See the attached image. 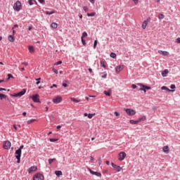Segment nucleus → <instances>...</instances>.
I'll use <instances>...</instances> for the list:
<instances>
[{
  "instance_id": "nucleus-1",
  "label": "nucleus",
  "mask_w": 180,
  "mask_h": 180,
  "mask_svg": "<svg viewBox=\"0 0 180 180\" xmlns=\"http://www.w3.org/2000/svg\"><path fill=\"white\" fill-rule=\"evenodd\" d=\"M124 110L126 112L128 116H134L136 115V110L131 108H124Z\"/></svg>"
},
{
  "instance_id": "nucleus-2",
  "label": "nucleus",
  "mask_w": 180,
  "mask_h": 180,
  "mask_svg": "<svg viewBox=\"0 0 180 180\" xmlns=\"http://www.w3.org/2000/svg\"><path fill=\"white\" fill-rule=\"evenodd\" d=\"M20 8H22V4L20 1H17L13 5V9L17 12H19V11H20Z\"/></svg>"
},
{
  "instance_id": "nucleus-3",
  "label": "nucleus",
  "mask_w": 180,
  "mask_h": 180,
  "mask_svg": "<svg viewBox=\"0 0 180 180\" xmlns=\"http://www.w3.org/2000/svg\"><path fill=\"white\" fill-rule=\"evenodd\" d=\"M22 155V150H15V158L18 160L17 163L20 164V157Z\"/></svg>"
},
{
  "instance_id": "nucleus-4",
  "label": "nucleus",
  "mask_w": 180,
  "mask_h": 180,
  "mask_svg": "<svg viewBox=\"0 0 180 180\" xmlns=\"http://www.w3.org/2000/svg\"><path fill=\"white\" fill-rule=\"evenodd\" d=\"M26 94V89H23L21 91L17 94H14L11 95V96H14V98H20V96H23Z\"/></svg>"
},
{
  "instance_id": "nucleus-5",
  "label": "nucleus",
  "mask_w": 180,
  "mask_h": 180,
  "mask_svg": "<svg viewBox=\"0 0 180 180\" xmlns=\"http://www.w3.org/2000/svg\"><path fill=\"white\" fill-rule=\"evenodd\" d=\"M52 101L56 104L61 103L63 102V97L61 96H57L53 98Z\"/></svg>"
},
{
  "instance_id": "nucleus-6",
  "label": "nucleus",
  "mask_w": 180,
  "mask_h": 180,
  "mask_svg": "<svg viewBox=\"0 0 180 180\" xmlns=\"http://www.w3.org/2000/svg\"><path fill=\"white\" fill-rule=\"evenodd\" d=\"M33 180H44V176L40 173H37L34 175Z\"/></svg>"
},
{
  "instance_id": "nucleus-7",
  "label": "nucleus",
  "mask_w": 180,
  "mask_h": 180,
  "mask_svg": "<svg viewBox=\"0 0 180 180\" xmlns=\"http://www.w3.org/2000/svg\"><path fill=\"white\" fill-rule=\"evenodd\" d=\"M11 141H4L3 148H4V150H9V148H11Z\"/></svg>"
},
{
  "instance_id": "nucleus-8",
  "label": "nucleus",
  "mask_w": 180,
  "mask_h": 180,
  "mask_svg": "<svg viewBox=\"0 0 180 180\" xmlns=\"http://www.w3.org/2000/svg\"><path fill=\"white\" fill-rule=\"evenodd\" d=\"M126 153L124 152H120L118 154V160L119 161H123V160H124V158H126Z\"/></svg>"
},
{
  "instance_id": "nucleus-9",
  "label": "nucleus",
  "mask_w": 180,
  "mask_h": 180,
  "mask_svg": "<svg viewBox=\"0 0 180 180\" xmlns=\"http://www.w3.org/2000/svg\"><path fill=\"white\" fill-rule=\"evenodd\" d=\"M39 98V94H35L32 96V99L33 102H35L36 103H40V99Z\"/></svg>"
},
{
  "instance_id": "nucleus-10",
  "label": "nucleus",
  "mask_w": 180,
  "mask_h": 180,
  "mask_svg": "<svg viewBox=\"0 0 180 180\" xmlns=\"http://www.w3.org/2000/svg\"><path fill=\"white\" fill-rule=\"evenodd\" d=\"M123 68H124V65H120L118 66H116L115 72H117V74H119V72H120V71H122Z\"/></svg>"
},
{
  "instance_id": "nucleus-11",
  "label": "nucleus",
  "mask_w": 180,
  "mask_h": 180,
  "mask_svg": "<svg viewBox=\"0 0 180 180\" xmlns=\"http://www.w3.org/2000/svg\"><path fill=\"white\" fill-rule=\"evenodd\" d=\"M111 165L112 168L115 169V171H117V172H120V171H122V167L120 166H117V165H115V163L113 162L111 163Z\"/></svg>"
},
{
  "instance_id": "nucleus-12",
  "label": "nucleus",
  "mask_w": 180,
  "mask_h": 180,
  "mask_svg": "<svg viewBox=\"0 0 180 180\" xmlns=\"http://www.w3.org/2000/svg\"><path fill=\"white\" fill-rule=\"evenodd\" d=\"M37 171V167L32 166L28 169V174H33V172H36Z\"/></svg>"
},
{
  "instance_id": "nucleus-13",
  "label": "nucleus",
  "mask_w": 180,
  "mask_h": 180,
  "mask_svg": "<svg viewBox=\"0 0 180 180\" xmlns=\"http://www.w3.org/2000/svg\"><path fill=\"white\" fill-rule=\"evenodd\" d=\"M138 85H139V86H141V88L139 89V91H143V90H144L145 89H147L148 90L151 89V87H150V86H146V85H144V84H138Z\"/></svg>"
},
{
  "instance_id": "nucleus-14",
  "label": "nucleus",
  "mask_w": 180,
  "mask_h": 180,
  "mask_svg": "<svg viewBox=\"0 0 180 180\" xmlns=\"http://www.w3.org/2000/svg\"><path fill=\"white\" fill-rule=\"evenodd\" d=\"M158 53L162 54V56H165V57L169 56V52L162 50H159Z\"/></svg>"
},
{
  "instance_id": "nucleus-15",
  "label": "nucleus",
  "mask_w": 180,
  "mask_h": 180,
  "mask_svg": "<svg viewBox=\"0 0 180 180\" xmlns=\"http://www.w3.org/2000/svg\"><path fill=\"white\" fill-rule=\"evenodd\" d=\"M89 172L92 174V175H96V176H102V174L98 172H94L91 170V169H89Z\"/></svg>"
},
{
  "instance_id": "nucleus-16",
  "label": "nucleus",
  "mask_w": 180,
  "mask_h": 180,
  "mask_svg": "<svg viewBox=\"0 0 180 180\" xmlns=\"http://www.w3.org/2000/svg\"><path fill=\"white\" fill-rule=\"evenodd\" d=\"M163 153H165V154H168L169 153V147L168 146H165L162 148Z\"/></svg>"
},
{
  "instance_id": "nucleus-17",
  "label": "nucleus",
  "mask_w": 180,
  "mask_h": 180,
  "mask_svg": "<svg viewBox=\"0 0 180 180\" xmlns=\"http://www.w3.org/2000/svg\"><path fill=\"white\" fill-rule=\"evenodd\" d=\"M84 116L85 117H87L89 119H92L94 117V116H95V113H93V114L89 113V114H88V113L85 112L84 114Z\"/></svg>"
},
{
  "instance_id": "nucleus-18",
  "label": "nucleus",
  "mask_w": 180,
  "mask_h": 180,
  "mask_svg": "<svg viewBox=\"0 0 180 180\" xmlns=\"http://www.w3.org/2000/svg\"><path fill=\"white\" fill-rule=\"evenodd\" d=\"M161 89L162 91H167V92H174L175 91V90H171V89H169L168 87H167L165 86H162Z\"/></svg>"
},
{
  "instance_id": "nucleus-19",
  "label": "nucleus",
  "mask_w": 180,
  "mask_h": 180,
  "mask_svg": "<svg viewBox=\"0 0 180 180\" xmlns=\"http://www.w3.org/2000/svg\"><path fill=\"white\" fill-rule=\"evenodd\" d=\"M70 100L72 102H75V103H79V102H81V99H77V98H70Z\"/></svg>"
},
{
  "instance_id": "nucleus-20",
  "label": "nucleus",
  "mask_w": 180,
  "mask_h": 180,
  "mask_svg": "<svg viewBox=\"0 0 180 180\" xmlns=\"http://www.w3.org/2000/svg\"><path fill=\"white\" fill-rule=\"evenodd\" d=\"M147 25H148V21H143L142 23V29H146L147 27Z\"/></svg>"
},
{
  "instance_id": "nucleus-21",
  "label": "nucleus",
  "mask_w": 180,
  "mask_h": 180,
  "mask_svg": "<svg viewBox=\"0 0 180 180\" xmlns=\"http://www.w3.org/2000/svg\"><path fill=\"white\" fill-rule=\"evenodd\" d=\"M51 27H52V29H57V27H58V25L56 22H52Z\"/></svg>"
},
{
  "instance_id": "nucleus-22",
  "label": "nucleus",
  "mask_w": 180,
  "mask_h": 180,
  "mask_svg": "<svg viewBox=\"0 0 180 180\" xmlns=\"http://www.w3.org/2000/svg\"><path fill=\"white\" fill-rule=\"evenodd\" d=\"M169 72L167 69L165 70L164 71L162 72V77H167V75Z\"/></svg>"
},
{
  "instance_id": "nucleus-23",
  "label": "nucleus",
  "mask_w": 180,
  "mask_h": 180,
  "mask_svg": "<svg viewBox=\"0 0 180 180\" xmlns=\"http://www.w3.org/2000/svg\"><path fill=\"white\" fill-rule=\"evenodd\" d=\"M129 123H131V124H139V120H129Z\"/></svg>"
},
{
  "instance_id": "nucleus-24",
  "label": "nucleus",
  "mask_w": 180,
  "mask_h": 180,
  "mask_svg": "<svg viewBox=\"0 0 180 180\" xmlns=\"http://www.w3.org/2000/svg\"><path fill=\"white\" fill-rule=\"evenodd\" d=\"M110 92H112V89H109L108 91H104V94L106 96H110Z\"/></svg>"
},
{
  "instance_id": "nucleus-25",
  "label": "nucleus",
  "mask_w": 180,
  "mask_h": 180,
  "mask_svg": "<svg viewBox=\"0 0 180 180\" xmlns=\"http://www.w3.org/2000/svg\"><path fill=\"white\" fill-rule=\"evenodd\" d=\"M8 39L11 43H13V41H15V37L12 35H9Z\"/></svg>"
},
{
  "instance_id": "nucleus-26",
  "label": "nucleus",
  "mask_w": 180,
  "mask_h": 180,
  "mask_svg": "<svg viewBox=\"0 0 180 180\" xmlns=\"http://www.w3.org/2000/svg\"><path fill=\"white\" fill-rule=\"evenodd\" d=\"M55 175H56V176H61V175H63V172H61V171H56L55 172Z\"/></svg>"
},
{
  "instance_id": "nucleus-27",
  "label": "nucleus",
  "mask_w": 180,
  "mask_h": 180,
  "mask_svg": "<svg viewBox=\"0 0 180 180\" xmlns=\"http://www.w3.org/2000/svg\"><path fill=\"white\" fill-rule=\"evenodd\" d=\"M28 49H29L30 53H34V47L30 46H28Z\"/></svg>"
},
{
  "instance_id": "nucleus-28",
  "label": "nucleus",
  "mask_w": 180,
  "mask_h": 180,
  "mask_svg": "<svg viewBox=\"0 0 180 180\" xmlns=\"http://www.w3.org/2000/svg\"><path fill=\"white\" fill-rule=\"evenodd\" d=\"M101 67H103V68H106V63L103 60L101 61Z\"/></svg>"
},
{
  "instance_id": "nucleus-29",
  "label": "nucleus",
  "mask_w": 180,
  "mask_h": 180,
  "mask_svg": "<svg viewBox=\"0 0 180 180\" xmlns=\"http://www.w3.org/2000/svg\"><path fill=\"white\" fill-rule=\"evenodd\" d=\"M146 119L147 118L146 117V116H143L142 117L139 118L138 122H139V123H140V122H143V121L146 120Z\"/></svg>"
},
{
  "instance_id": "nucleus-30",
  "label": "nucleus",
  "mask_w": 180,
  "mask_h": 180,
  "mask_svg": "<svg viewBox=\"0 0 180 180\" xmlns=\"http://www.w3.org/2000/svg\"><path fill=\"white\" fill-rule=\"evenodd\" d=\"M110 57H111V58H116V57H117V56L115 53H111L110 54Z\"/></svg>"
},
{
  "instance_id": "nucleus-31",
  "label": "nucleus",
  "mask_w": 180,
  "mask_h": 180,
  "mask_svg": "<svg viewBox=\"0 0 180 180\" xmlns=\"http://www.w3.org/2000/svg\"><path fill=\"white\" fill-rule=\"evenodd\" d=\"M165 16L164 14H159L158 15V19H160V20H162V19H164Z\"/></svg>"
},
{
  "instance_id": "nucleus-32",
  "label": "nucleus",
  "mask_w": 180,
  "mask_h": 180,
  "mask_svg": "<svg viewBox=\"0 0 180 180\" xmlns=\"http://www.w3.org/2000/svg\"><path fill=\"white\" fill-rule=\"evenodd\" d=\"M1 99H6V95L0 93Z\"/></svg>"
},
{
  "instance_id": "nucleus-33",
  "label": "nucleus",
  "mask_w": 180,
  "mask_h": 180,
  "mask_svg": "<svg viewBox=\"0 0 180 180\" xmlns=\"http://www.w3.org/2000/svg\"><path fill=\"white\" fill-rule=\"evenodd\" d=\"M86 36H88V33H86V32H84L82 33V36L81 39H84V37H86Z\"/></svg>"
},
{
  "instance_id": "nucleus-34",
  "label": "nucleus",
  "mask_w": 180,
  "mask_h": 180,
  "mask_svg": "<svg viewBox=\"0 0 180 180\" xmlns=\"http://www.w3.org/2000/svg\"><path fill=\"white\" fill-rule=\"evenodd\" d=\"M34 122H36L35 119H32L27 121V124H30L31 123H33Z\"/></svg>"
},
{
  "instance_id": "nucleus-35",
  "label": "nucleus",
  "mask_w": 180,
  "mask_h": 180,
  "mask_svg": "<svg viewBox=\"0 0 180 180\" xmlns=\"http://www.w3.org/2000/svg\"><path fill=\"white\" fill-rule=\"evenodd\" d=\"M56 161V158L53 159H49V164H53Z\"/></svg>"
},
{
  "instance_id": "nucleus-36",
  "label": "nucleus",
  "mask_w": 180,
  "mask_h": 180,
  "mask_svg": "<svg viewBox=\"0 0 180 180\" xmlns=\"http://www.w3.org/2000/svg\"><path fill=\"white\" fill-rule=\"evenodd\" d=\"M33 2H36V0H29L28 1V4L30 6L33 5Z\"/></svg>"
},
{
  "instance_id": "nucleus-37",
  "label": "nucleus",
  "mask_w": 180,
  "mask_h": 180,
  "mask_svg": "<svg viewBox=\"0 0 180 180\" xmlns=\"http://www.w3.org/2000/svg\"><path fill=\"white\" fill-rule=\"evenodd\" d=\"M49 141H51V143H54L56 141H58V139H50Z\"/></svg>"
},
{
  "instance_id": "nucleus-38",
  "label": "nucleus",
  "mask_w": 180,
  "mask_h": 180,
  "mask_svg": "<svg viewBox=\"0 0 180 180\" xmlns=\"http://www.w3.org/2000/svg\"><path fill=\"white\" fill-rule=\"evenodd\" d=\"M53 13H56V12L55 11H51V12L46 11V15H53Z\"/></svg>"
},
{
  "instance_id": "nucleus-39",
  "label": "nucleus",
  "mask_w": 180,
  "mask_h": 180,
  "mask_svg": "<svg viewBox=\"0 0 180 180\" xmlns=\"http://www.w3.org/2000/svg\"><path fill=\"white\" fill-rule=\"evenodd\" d=\"M35 80L37 81L36 83L37 85H39L40 84V81L41 80V78L39 77L38 79H35Z\"/></svg>"
},
{
  "instance_id": "nucleus-40",
  "label": "nucleus",
  "mask_w": 180,
  "mask_h": 180,
  "mask_svg": "<svg viewBox=\"0 0 180 180\" xmlns=\"http://www.w3.org/2000/svg\"><path fill=\"white\" fill-rule=\"evenodd\" d=\"M97 44H98V40H95L94 43V49H96Z\"/></svg>"
},
{
  "instance_id": "nucleus-41",
  "label": "nucleus",
  "mask_w": 180,
  "mask_h": 180,
  "mask_svg": "<svg viewBox=\"0 0 180 180\" xmlns=\"http://www.w3.org/2000/svg\"><path fill=\"white\" fill-rule=\"evenodd\" d=\"M7 77H8V79H7L8 81H9L11 79V78H13V76L11 74H8L7 75Z\"/></svg>"
},
{
  "instance_id": "nucleus-42",
  "label": "nucleus",
  "mask_w": 180,
  "mask_h": 180,
  "mask_svg": "<svg viewBox=\"0 0 180 180\" xmlns=\"http://www.w3.org/2000/svg\"><path fill=\"white\" fill-rule=\"evenodd\" d=\"M96 15V13H87V16H95Z\"/></svg>"
},
{
  "instance_id": "nucleus-43",
  "label": "nucleus",
  "mask_w": 180,
  "mask_h": 180,
  "mask_svg": "<svg viewBox=\"0 0 180 180\" xmlns=\"http://www.w3.org/2000/svg\"><path fill=\"white\" fill-rule=\"evenodd\" d=\"M81 39H82V43L83 46H86V42L85 41L84 38H81Z\"/></svg>"
},
{
  "instance_id": "nucleus-44",
  "label": "nucleus",
  "mask_w": 180,
  "mask_h": 180,
  "mask_svg": "<svg viewBox=\"0 0 180 180\" xmlns=\"http://www.w3.org/2000/svg\"><path fill=\"white\" fill-rule=\"evenodd\" d=\"M175 43H177V44H180V37H178L177 39H175Z\"/></svg>"
},
{
  "instance_id": "nucleus-45",
  "label": "nucleus",
  "mask_w": 180,
  "mask_h": 180,
  "mask_svg": "<svg viewBox=\"0 0 180 180\" xmlns=\"http://www.w3.org/2000/svg\"><path fill=\"white\" fill-rule=\"evenodd\" d=\"M83 9H84V12H88V11H89L88 6H84Z\"/></svg>"
},
{
  "instance_id": "nucleus-46",
  "label": "nucleus",
  "mask_w": 180,
  "mask_h": 180,
  "mask_svg": "<svg viewBox=\"0 0 180 180\" xmlns=\"http://www.w3.org/2000/svg\"><path fill=\"white\" fill-rule=\"evenodd\" d=\"M170 88H171V89H175V88H176V86H175V84H172L170 86Z\"/></svg>"
},
{
  "instance_id": "nucleus-47",
  "label": "nucleus",
  "mask_w": 180,
  "mask_h": 180,
  "mask_svg": "<svg viewBox=\"0 0 180 180\" xmlns=\"http://www.w3.org/2000/svg\"><path fill=\"white\" fill-rule=\"evenodd\" d=\"M60 64H63V61L59 60L56 63V65H60Z\"/></svg>"
},
{
  "instance_id": "nucleus-48",
  "label": "nucleus",
  "mask_w": 180,
  "mask_h": 180,
  "mask_svg": "<svg viewBox=\"0 0 180 180\" xmlns=\"http://www.w3.org/2000/svg\"><path fill=\"white\" fill-rule=\"evenodd\" d=\"M53 72H55V74H58V70H56V68H53Z\"/></svg>"
},
{
  "instance_id": "nucleus-49",
  "label": "nucleus",
  "mask_w": 180,
  "mask_h": 180,
  "mask_svg": "<svg viewBox=\"0 0 180 180\" xmlns=\"http://www.w3.org/2000/svg\"><path fill=\"white\" fill-rule=\"evenodd\" d=\"M98 164L99 165L102 164V159L101 158L98 159Z\"/></svg>"
},
{
  "instance_id": "nucleus-50",
  "label": "nucleus",
  "mask_w": 180,
  "mask_h": 180,
  "mask_svg": "<svg viewBox=\"0 0 180 180\" xmlns=\"http://www.w3.org/2000/svg\"><path fill=\"white\" fill-rule=\"evenodd\" d=\"M23 147H24L23 145L20 146L18 150H20V151H22V150H23Z\"/></svg>"
},
{
  "instance_id": "nucleus-51",
  "label": "nucleus",
  "mask_w": 180,
  "mask_h": 180,
  "mask_svg": "<svg viewBox=\"0 0 180 180\" xmlns=\"http://www.w3.org/2000/svg\"><path fill=\"white\" fill-rule=\"evenodd\" d=\"M114 113L115 116H120V113L117 112V111H115Z\"/></svg>"
},
{
  "instance_id": "nucleus-52",
  "label": "nucleus",
  "mask_w": 180,
  "mask_h": 180,
  "mask_svg": "<svg viewBox=\"0 0 180 180\" xmlns=\"http://www.w3.org/2000/svg\"><path fill=\"white\" fill-rule=\"evenodd\" d=\"M131 88H133V89H136V88H137V86L136 84H132Z\"/></svg>"
},
{
  "instance_id": "nucleus-53",
  "label": "nucleus",
  "mask_w": 180,
  "mask_h": 180,
  "mask_svg": "<svg viewBox=\"0 0 180 180\" xmlns=\"http://www.w3.org/2000/svg\"><path fill=\"white\" fill-rule=\"evenodd\" d=\"M90 162H94V157H90Z\"/></svg>"
},
{
  "instance_id": "nucleus-54",
  "label": "nucleus",
  "mask_w": 180,
  "mask_h": 180,
  "mask_svg": "<svg viewBox=\"0 0 180 180\" xmlns=\"http://www.w3.org/2000/svg\"><path fill=\"white\" fill-rule=\"evenodd\" d=\"M22 64L23 65H25V66H27L29 64L27 63V62H23V63H22Z\"/></svg>"
},
{
  "instance_id": "nucleus-55",
  "label": "nucleus",
  "mask_w": 180,
  "mask_h": 180,
  "mask_svg": "<svg viewBox=\"0 0 180 180\" xmlns=\"http://www.w3.org/2000/svg\"><path fill=\"white\" fill-rule=\"evenodd\" d=\"M133 1L134 2L135 5H137V4H139V0H133Z\"/></svg>"
},
{
  "instance_id": "nucleus-56",
  "label": "nucleus",
  "mask_w": 180,
  "mask_h": 180,
  "mask_svg": "<svg viewBox=\"0 0 180 180\" xmlns=\"http://www.w3.org/2000/svg\"><path fill=\"white\" fill-rule=\"evenodd\" d=\"M53 88H57V84H53V86H51V89Z\"/></svg>"
},
{
  "instance_id": "nucleus-57",
  "label": "nucleus",
  "mask_w": 180,
  "mask_h": 180,
  "mask_svg": "<svg viewBox=\"0 0 180 180\" xmlns=\"http://www.w3.org/2000/svg\"><path fill=\"white\" fill-rule=\"evenodd\" d=\"M105 164H107V165H110V162L109 160H107L105 162Z\"/></svg>"
},
{
  "instance_id": "nucleus-58",
  "label": "nucleus",
  "mask_w": 180,
  "mask_h": 180,
  "mask_svg": "<svg viewBox=\"0 0 180 180\" xmlns=\"http://www.w3.org/2000/svg\"><path fill=\"white\" fill-rule=\"evenodd\" d=\"M40 4H44V0H38Z\"/></svg>"
},
{
  "instance_id": "nucleus-59",
  "label": "nucleus",
  "mask_w": 180,
  "mask_h": 180,
  "mask_svg": "<svg viewBox=\"0 0 180 180\" xmlns=\"http://www.w3.org/2000/svg\"><path fill=\"white\" fill-rule=\"evenodd\" d=\"M63 86H64V88H67L68 85H67V84L63 83Z\"/></svg>"
},
{
  "instance_id": "nucleus-60",
  "label": "nucleus",
  "mask_w": 180,
  "mask_h": 180,
  "mask_svg": "<svg viewBox=\"0 0 180 180\" xmlns=\"http://www.w3.org/2000/svg\"><path fill=\"white\" fill-rule=\"evenodd\" d=\"M106 77H108L107 74H105L104 75L101 76V77H103V78H106Z\"/></svg>"
},
{
  "instance_id": "nucleus-61",
  "label": "nucleus",
  "mask_w": 180,
  "mask_h": 180,
  "mask_svg": "<svg viewBox=\"0 0 180 180\" xmlns=\"http://www.w3.org/2000/svg\"><path fill=\"white\" fill-rule=\"evenodd\" d=\"M13 127H14L15 131L18 130V127H16V124H13Z\"/></svg>"
},
{
  "instance_id": "nucleus-62",
  "label": "nucleus",
  "mask_w": 180,
  "mask_h": 180,
  "mask_svg": "<svg viewBox=\"0 0 180 180\" xmlns=\"http://www.w3.org/2000/svg\"><path fill=\"white\" fill-rule=\"evenodd\" d=\"M89 72L92 74V69L91 68H89Z\"/></svg>"
},
{
  "instance_id": "nucleus-63",
  "label": "nucleus",
  "mask_w": 180,
  "mask_h": 180,
  "mask_svg": "<svg viewBox=\"0 0 180 180\" xmlns=\"http://www.w3.org/2000/svg\"><path fill=\"white\" fill-rule=\"evenodd\" d=\"M32 29H33V27H32V26H30V27H28V30H32Z\"/></svg>"
},
{
  "instance_id": "nucleus-64",
  "label": "nucleus",
  "mask_w": 180,
  "mask_h": 180,
  "mask_svg": "<svg viewBox=\"0 0 180 180\" xmlns=\"http://www.w3.org/2000/svg\"><path fill=\"white\" fill-rule=\"evenodd\" d=\"M0 91H6V89L4 88H0Z\"/></svg>"
}]
</instances>
